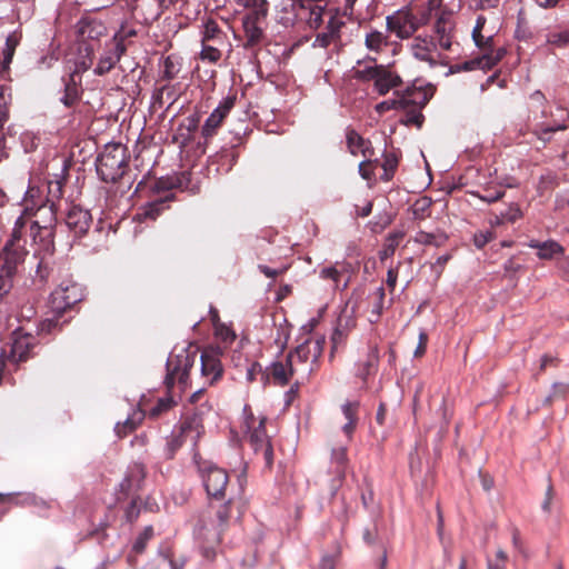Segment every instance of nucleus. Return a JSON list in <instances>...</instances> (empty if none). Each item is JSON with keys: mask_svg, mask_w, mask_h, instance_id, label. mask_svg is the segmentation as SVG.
Segmentation results:
<instances>
[{"mask_svg": "<svg viewBox=\"0 0 569 569\" xmlns=\"http://www.w3.org/2000/svg\"><path fill=\"white\" fill-rule=\"evenodd\" d=\"M432 30L437 36H451L457 27V12L443 3V0H426L406 6L387 17V27L397 36Z\"/></svg>", "mask_w": 569, "mask_h": 569, "instance_id": "nucleus-1", "label": "nucleus"}, {"mask_svg": "<svg viewBox=\"0 0 569 569\" xmlns=\"http://www.w3.org/2000/svg\"><path fill=\"white\" fill-rule=\"evenodd\" d=\"M127 148L119 142L107 143L96 159V170L99 178L104 182H116L122 178Z\"/></svg>", "mask_w": 569, "mask_h": 569, "instance_id": "nucleus-2", "label": "nucleus"}, {"mask_svg": "<svg viewBox=\"0 0 569 569\" xmlns=\"http://www.w3.org/2000/svg\"><path fill=\"white\" fill-rule=\"evenodd\" d=\"M230 500L221 505L217 510L216 517L218 523L212 528L200 527L197 532L199 550L207 561H212L216 557V547L220 543L221 532L226 528L230 518Z\"/></svg>", "mask_w": 569, "mask_h": 569, "instance_id": "nucleus-3", "label": "nucleus"}, {"mask_svg": "<svg viewBox=\"0 0 569 569\" xmlns=\"http://www.w3.org/2000/svg\"><path fill=\"white\" fill-rule=\"evenodd\" d=\"M82 298V289L78 283L61 282L50 296V307L54 313V318L43 321L41 329L50 331L51 327L56 326L58 322L59 317H61L67 309L80 302Z\"/></svg>", "mask_w": 569, "mask_h": 569, "instance_id": "nucleus-4", "label": "nucleus"}, {"mask_svg": "<svg viewBox=\"0 0 569 569\" xmlns=\"http://www.w3.org/2000/svg\"><path fill=\"white\" fill-rule=\"evenodd\" d=\"M243 415L249 443L257 455H262L266 466L270 468L273 463V450L264 429L266 418L257 420L251 412H248L247 406L243 408Z\"/></svg>", "mask_w": 569, "mask_h": 569, "instance_id": "nucleus-5", "label": "nucleus"}, {"mask_svg": "<svg viewBox=\"0 0 569 569\" xmlns=\"http://www.w3.org/2000/svg\"><path fill=\"white\" fill-rule=\"evenodd\" d=\"M202 432L200 418L197 416L186 418L179 426L178 430H173L167 438L162 449L161 457L164 460L172 459L178 449L184 443L191 442L196 446Z\"/></svg>", "mask_w": 569, "mask_h": 569, "instance_id": "nucleus-6", "label": "nucleus"}, {"mask_svg": "<svg viewBox=\"0 0 569 569\" xmlns=\"http://www.w3.org/2000/svg\"><path fill=\"white\" fill-rule=\"evenodd\" d=\"M238 4L244 10L242 24L246 36H263L268 26V0H241Z\"/></svg>", "mask_w": 569, "mask_h": 569, "instance_id": "nucleus-7", "label": "nucleus"}, {"mask_svg": "<svg viewBox=\"0 0 569 569\" xmlns=\"http://www.w3.org/2000/svg\"><path fill=\"white\" fill-rule=\"evenodd\" d=\"M28 251L26 248L3 247L0 252V296L6 295L12 287V278L18 267L23 263Z\"/></svg>", "mask_w": 569, "mask_h": 569, "instance_id": "nucleus-8", "label": "nucleus"}, {"mask_svg": "<svg viewBox=\"0 0 569 569\" xmlns=\"http://www.w3.org/2000/svg\"><path fill=\"white\" fill-rule=\"evenodd\" d=\"M197 358L196 352L181 350L174 357L167 360V375L164 383L168 388H172L176 380L186 386L189 379L190 369L194 366Z\"/></svg>", "mask_w": 569, "mask_h": 569, "instance_id": "nucleus-9", "label": "nucleus"}, {"mask_svg": "<svg viewBox=\"0 0 569 569\" xmlns=\"http://www.w3.org/2000/svg\"><path fill=\"white\" fill-rule=\"evenodd\" d=\"M356 78L360 80H375V88L383 96L400 83V77L386 70L382 66L367 67L356 71Z\"/></svg>", "mask_w": 569, "mask_h": 569, "instance_id": "nucleus-10", "label": "nucleus"}, {"mask_svg": "<svg viewBox=\"0 0 569 569\" xmlns=\"http://www.w3.org/2000/svg\"><path fill=\"white\" fill-rule=\"evenodd\" d=\"M322 352V343L320 340L315 341L313 346L306 341L300 343L293 351L288 353L289 362L298 368V365H303L302 371L309 376L313 371V367L306 366V363L311 359V362L315 363L318 361L319 357Z\"/></svg>", "mask_w": 569, "mask_h": 569, "instance_id": "nucleus-11", "label": "nucleus"}, {"mask_svg": "<svg viewBox=\"0 0 569 569\" xmlns=\"http://www.w3.org/2000/svg\"><path fill=\"white\" fill-rule=\"evenodd\" d=\"M103 16L100 11L82 16L77 23V36H106L109 33L110 21Z\"/></svg>", "mask_w": 569, "mask_h": 569, "instance_id": "nucleus-12", "label": "nucleus"}, {"mask_svg": "<svg viewBox=\"0 0 569 569\" xmlns=\"http://www.w3.org/2000/svg\"><path fill=\"white\" fill-rule=\"evenodd\" d=\"M30 237L32 242L39 247L34 254L42 253L51 256L54 252V231L52 226H40L38 221H32L30 226Z\"/></svg>", "mask_w": 569, "mask_h": 569, "instance_id": "nucleus-13", "label": "nucleus"}, {"mask_svg": "<svg viewBox=\"0 0 569 569\" xmlns=\"http://www.w3.org/2000/svg\"><path fill=\"white\" fill-rule=\"evenodd\" d=\"M203 485L209 496L213 498H223L224 489L228 483L227 472L217 467L210 466L202 475Z\"/></svg>", "mask_w": 569, "mask_h": 569, "instance_id": "nucleus-14", "label": "nucleus"}, {"mask_svg": "<svg viewBox=\"0 0 569 569\" xmlns=\"http://www.w3.org/2000/svg\"><path fill=\"white\" fill-rule=\"evenodd\" d=\"M116 40L117 38H113L112 41L106 44V49L100 56L97 67L94 68L96 74L102 76L109 72L126 51L124 44L121 41Z\"/></svg>", "mask_w": 569, "mask_h": 569, "instance_id": "nucleus-15", "label": "nucleus"}, {"mask_svg": "<svg viewBox=\"0 0 569 569\" xmlns=\"http://www.w3.org/2000/svg\"><path fill=\"white\" fill-rule=\"evenodd\" d=\"M92 217L89 210L79 206H72L66 216V224L73 232L74 237L86 234L91 226Z\"/></svg>", "mask_w": 569, "mask_h": 569, "instance_id": "nucleus-16", "label": "nucleus"}, {"mask_svg": "<svg viewBox=\"0 0 569 569\" xmlns=\"http://www.w3.org/2000/svg\"><path fill=\"white\" fill-rule=\"evenodd\" d=\"M69 174V164L67 161L62 162L60 171L53 174V178L48 181V196L47 202L50 203L51 216H53L54 202L60 200L63 196V188ZM54 220V217L51 218Z\"/></svg>", "mask_w": 569, "mask_h": 569, "instance_id": "nucleus-17", "label": "nucleus"}, {"mask_svg": "<svg viewBox=\"0 0 569 569\" xmlns=\"http://www.w3.org/2000/svg\"><path fill=\"white\" fill-rule=\"evenodd\" d=\"M435 38H415L411 44V52L418 60L435 64L439 58V49L432 41Z\"/></svg>", "mask_w": 569, "mask_h": 569, "instance_id": "nucleus-18", "label": "nucleus"}, {"mask_svg": "<svg viewBox=\"0 0 569 569\" xmlns=\"http://www.w3.org/2000/svg\"><path fill=\"white\" fill-rule=\"evenodd\" d=\"M201 375L210 385L217 381L222 375V365L220 359L212 351H203L200 356Z\"/></svg>", "mask_w": 569, "mask_h": 569, "instance_id": "nucleus-19", "label": "nucleus"}, {"mask_svg": "<svg viewBox=\"0 0 569 569\" xmlns=\"http://www.w3.org/2000/svg\"><path fill=\"white\" fill-rule=\"evenodd\" d=\"M430 97L431 94L426 89H423L421 86L417 87L416 84L408 87L400 94L403 109L410 106L421 109L427 104Z\"/></svg>", "mask_w": 569, "mask_h": 569, "instance_id": "nucleus-20", "label": "nucleus"}, {"mask_svg": "<svg viewBox=\"0 0 569 569\" xmlns=\"http://www.w3.org/2000/svg\"><path fill=\"white\" fill-rule=\"evenodd\" d=\"M269 375L273 378V380L281 387L289 383L291 377L298 368L295 367L291 362L289 365L288 356L286 357V361H274L269 368Z\"/></svg>", "mask_w": 569, "mask_h": 569, "instance_id": "nucleus-21", "label": "nucleus"}, {"mask_svg": "<svg viewBox=\"0 0 569 569\" xmlns=\"http://www.w3.org/2000/svg\"><path fill=\"white\" fill-rule=\"evenodd\" d=\"M78 58L73 61V69L71 76L77 77L87 71L92 64V48L86 42H78L77 44Z\"/></svg>", "mask_w": 569, "mask_h": 569, "instance_id": "nucleus-22", "label": "nucleus"}, {"mask_svg": "<svg viewBox=\"0 0 569 569\" xmlns=\"http://www.w3.org/2000/svg\"><path fill=\"white\" fill-rule=\"evenodd\" d=\"M379 363V349L377 345H369L367 358L357 365L356 375L366 380L368 376L376 371Z\"/></svg>", "mask_w": 569, "mask_h": 569, "instance_id": "nucleus-23", "label": "nucleus"}, {"mask_svg": "<svg viewBox=\"0 0 569 569\" xmlns=\"http://www.w3.org/2000/svg\"><path fill=\"white\" fill-rule=\"evenodd\" d=\"M558 111L560 112L559 119L556 120L551 124L546 123H539L537 124L535 129L536 136L543 141H548L550 139V133L565 130L567 128L566 121L568 119V112L561 108H558Z\"/></svg>", "mask_w": 569, "mask_h": 569, "instance_id": "nucleus-24", "label": "nucleus"}, {"mask_svg": "<svg viewBox=\"0 0 569 569\" xmlns=\"http://www.w3.org/2000/svg\"><path fill=\"white\" fill-rule=\"evenodd\" d=\"M496 58H488L487 56H480L462 63L455 64L450 68V72L459 71H471L476 69L489 70L492 68V62Z\"/></svg>", "mask_w": 569, "mask_h": 569, "instance_id": "nucleus-25", "label": "nucleus"}, {"mask_svg": "<svg viewBox=\"0 0 569 569\" xmlns=\"http://www.w3.org/2000/svg\"><path fill=\"white\" fill-rule=\"evenodd\" d=\"M413 240L416 243L423 244V246L441 247L447 242L448 236L442 231H437V232L419 231L416 233Z\"/></svg>", "mask_w": 569, "mask_h": 569, "instance_id": "nucleus-26", "label": "nucleus"}, {"mask_svg": "<svg viewBox=\"0 0 569 569\" xmlns=\"http://www.w3.org/2000/svg\"><path fill=\"white\" fill-rule=\"evenodd\" d=\"M346 140L349 151L352 154L361 152L367 156V144L369 141L365 140L356 130L348 128L346 132Z\"/></svg>", "mask_w": 569, "mask_h": 569, "instance_id": "nucleus-27", "label": "nucleus"}, {"mask_svg": "<svg viewBox=\"0 0 569 569\" xmlns=\"http://www.w3.org/2000/svg\"><path fill=\"white\" fill-rule=\"evenodd\" d=\"M331 463L335 466L336 476L341 479L345 476L347 466V448L345 446H338L331 450Z\"/></svg>", "mask_w": 569, "mask_h": 569, "instance_id": "nucleus-28", "label": "nucleus"}, {"mask_svg": "<svg viewBox=\"0 0 569 569\" xmlns=\"http://www.w3.org/2000/svg\"><path fill=\"white\" fill-rule=\"evenodd\" d=\"M349 263H345L341 269H337L336 267H326L320 270L319 276L321 279H330L335 283L336 288H340L345 290L348 287L349 279H347L340 287V277L343 271H347Z\"/></svg>", "mask_w": 569, "mask_h": 569, "instance_id": "nucleus-29", "label": "nucleus"}, {"mask_svg": "<svg viewBox=\"0 0 569 569\" xmlns=\"http://www.w3.org/2000/svg\"><path fill=\"white\" fill-rule=\"evenodd\" d=\"M78 99V88L76 77L69 74V80L64 82V93L60 101L66 107H71Z\"/></svg>", "mask_w": 569, "mask_h": 569, "instance_id": "nucleus-30", "label": "nucleus"}, {"mask_svg": "<svg viewBox=\"0 0 569 569\" xmlns=\"http://www.w3.org/2000/svg\"><path fill=\"white\" fill-rule=\"evenodd\" d=\"M405 232L403 231H395L392 233H389L387 237V241L385 244V248L380 251V259H386L390 256H392L396 251V248L398 247L400 240L403 238Z\"/></svg>", "mask_w": 569, "mask_h": 569, "instance_id": "nucleus-31", "label": "nucleus"}, {"mask_svg": "<svg viewBox=\"0 0 569 569\" xmlns=\"http://www.w3.org/2000/svg\"><path fill=\"white\" fill-rule=\"evenodd\" d=\"M142 412L139 411L138 412V418H133V417H128L122 423L118 422L116 423L114 426V431L118 435V437H123L127 435L128 431H132L137 428V426L140 423V421L142 420Z\"/></svg>", "mask_w": 569, "mask_h": 569, "instance_id": "nucleus-32", "label": "nucleus"}, {"mask_svg": "<svg viewBox=\"0 0 569 569\" xmlns=\"http://www.w3.org/2000/svg\"><path fill=\"white\" fill-rule=\"evenodd\" d=\"M137 473L140 479L144 478L146 470L142 463H134L131 468V475H127L119 483V489L123 493H128L132 486V475Z\"/></svg>", "mask_w": 569, "mask_h": 569, "instance_id": "nucleus-33", "label": "nucleus"}, {"mask_svg": "<svg viewBox=\"0 0 569 569\" xmlns=\"http://www.w3.org/2000/svg\"><path fill=\"white\" fill-rule=\"evenodd\" d=\"M19 43V38H6L4 48L2 50L3 59L0 61V69H6L10 64L16 47Z\"/></svg>", "mask_w": 569, "mask_h": 569, "instance_id": "nucleus-34", "label": "nucleus"}, {"mask_svg": "<svg viewBox=\"0 0 569 569\" xmlns=\"http://www.w3.org/2000/svg\"><path fill=\"white\" fill-rule=\"evenodd\" d=\"M561 251L562 248L558 242L548 240L539 244L537 254L540 259H550Z\"/></svg>", "mask_w": 569, "mask_h": 569, "instance_id": "nucleus-35", "label": "nucleus"}, {"mask_svg": "<svg viewBox=\"0 0 569 569\" xmlns=\"http://www.w3.org/2000/svg\"><path fill=\"white\" fill-rule=\"evenodd\" d=\"M397 166H398V158L393 153L385 154V159L382 162L383 173L381 176V179L383 181L391 180L395 174V170H396Z\"/></svg>", "mask_w": 569, "mask_h": 569, "instance_id": "nucleus-36", "label": "nucleus"}, {"mask_svg": "<svg viewBox=\"0 0 569 569\" xmlns=\"http://www.w3.org/2000/svg\"><path fill=\"white\" fill-rule=\"evenodd\" d=\"M373 298H375V303L372 306V311H371V315L373 316V318H370V322H377L381 312H382V309H383V298H385V290L382 287H378L376 288L375 292L372 293Z\"/></svg>", "mask_w": 569, "mask_h": 569, "instance_id": "nucleus-37", "label": "nucleus"}, {"mask_svg": "<svg viewBox=\"0 0 569 569\" xmlns=\"http://www.w3.org/2000/svg\"><path fill=\"white\" fill-rule=\"evenodd\" d=\"M152 536H153L152 526L144 527L142 532L139 533L136 541L133 542L132 550L137 553H141L144 550L147 542L152 538Z\"/></svg>", "mask_w": 569, "mask_h": 569, "instance_id": "nucleus-38", "label": "nucleus"}, {"mask_svg": "<svg viewBox=\"0 0 569 569\" xmlns=\"http://www.w3.org/2000/svg\"><path fill=\"white\" fill-rule=\"evenodd\" d=\"M174 403L176 402L171 396L160 398L157 401L156 406L153 408H151V410L149 411V416L151 418H156V417L160 416L162 412L171 409L174 406Z\"/></svg>", "mask_w": 569, "mask_h": 569, "instance_id": "nucleus-39", "label": "nucleus"}, {"mask_svg": "<svg viewBox=\"0 0 569 569\" xmlns=\"http://www.w3.org/2000/svg\"><path fill=\"white\" fill-rule=\"evenodd\" d=\"M10 98V93L7 88L0 86V131L2 130L7 119H8V101Z\"/></svg>", "mask_w": 569, "mask_h": 569, "instance_id": "nucleus-40", "label": "nucleus"}, {"mask_svg": "<svg viewBox=\"0 0 569 569\" xmlns=\"http://www.w3.org/2000/svg\"><path fill=\"white\" fill-rule=\"evenodd\" d=\"M421 109L413 107V109L409 110L405 118L402 119V123L406 126L415 124L418 128L422 126L423 122V114L420 111Z\"/></svg>", "mask_w": 569, "mask_h": 569, "instance_id": "nucleus-41", "label": "nucleus"}, {"mask_svg": "<svg viewBox=\"0 0 569 569\" xmlns=\"http://www.w3.org/2000/svg\"><path fill=\"white\" fill-rule=\"evenodd\" d=\"M221 121L222 120L219 112H217V114L211 112L210 116L204 121V124L202 126V134L204 137L211 136L214 132L216 128L221 123Z\"/></svg>", "mask_w": 569, "mask_h": 569, "instance_id": "nucleus-42", "label": "nucleus"}, {"mask_svg": "<svg viewBox=\"0 0 569 569\" xmlns=\"http://www.w3.org/2000/svg\"><path fill=\"white\" fill-rule=\"evenodd\" d=\"M328 17V10H325L321 6H315L310 11L309 24L313 28H319L323 22V18Z\"/></svg>", "mask_w": 569, "mask_h": 569, "instance_id": "nucleus-43", "label": "nucleus"}, {"mask_svg": "<svg viewBox=\"0 0 569 569\" xmlns=\"http://www.w3.org/2000/svg\"><path fill=\"white\" fill-rule=\"evenodd\" d=\"M221 57V52L212 47V46H206L203 42H202V49H201V52H200V58L202 60H207L209 62H217Z\"/></svg>", "mask_w": 569, "mask_h": 569, "instance_id": "nucleus-44", "label": "nucleus"}, {"mask_svg": "<svg viewBox=\"0 0 569 569\" xmlns=\"http://www.w3.org/2000/svg\"><path fill=\"white\" fill-rule=\"evenodd\" d=\"M343 23L345 22L341 20V17H339L338 11L333 13L332 10H328V28L332 34L339 32Z\"/></svg>", "mask_w": 569, "mask_h": 569, "instance_id": "nucleus-45", "label": "nucleus"}, {"mask_svg": "<svg viewBox=\"0 0 569 569\" xmlns=\"http://www.w3.org/2000/svg\"><path fill=\"white\" fill-rule=\"evenodd\" d=\"M522 212L517 204H510L505 211L501 212V219L508 222H515L521 218Z\"/></svg>", "mask_w": 569, "mask_h": 569, "instance_id": "nucleus-46", "label": "nucleus"}, {"mask_svg": "<svg viewBox=\"0 0 569 569\" xmlns=\"http://www.w3.org/2000/svg\"><path fill=\"white\" fill-rule=\"evenodd\" d=\"M391 109H403L400 97L397 99H389L381 101L376 106L378 112H383Z\"/></svg>", "mask_w": 569, "mask_h": 569, "instance_id": "nucleus-47", "label": "nucleus"}, {"mask_svg": "<svg viewBox=\"0 0 569 569\" xmlns=\"http://www.w3.org/2000/svg\"><path fill=\"white\" fill-rule=\"evenodd\" d=\"M493 238V234L491 231H479L475 233L473 236V243L478 249L483 248L491 239Z\"/></svg>", "mask_w": 569, "mask_h": 569, "instance_id": "nucleus-48", "label": "nucleus"}, {"mask_svg": "<svg viewBox=\"0 0 569 569\" xmlns=\"http://www.w3.org/2000/svg\"><path fill=\"white\" fill-rule=\"evenodd\" d=\"M359 403L358 402H351L347 401L341 406V411L345 416V418L349 421H356V415Z\"/></svg>", "mask_w": 569, "mask_h": 569, "instance_id": "nucleus-49", "label": "nucleus"}, {"mask_svg": "<svg viewBox=\"0 0 569 569\" xmlns=\"http://www.w3.org/2000/svg\"><path fill=\"white\" fill-rule=\"evenodd\" d=\"M216 335L223 342H232L236 339V333L224 325H220L216 328Z\"/></svg>", "mask_w": 569, "mask_h": 569, "instance_id": "nucleus-50", "label": "nucleus"}, {"mask_svg": "<svg viewBox=\"0 0 569 569\" xmlns=\"http://www.w3.org/2000/svg\"><path fill=\"white\" fill-rule=\"evenodd\" d=\"M569 392V383L557 382L552 385V390L550 396L547 398V401L552 398L563 397Z\"/></svg>", "mask_w": 569, "mask_h": 569, "instance_id": "nucleus-51", "label": "nucleus"}, {"mask_svg": "<svg viewBox=\"0 0 569 569\" xmlns=\"http://www.w3.org/2000/svg\"><path fill=\"white\" fill-rule=\"evenodd\" d=\"M233 107V99L232 98H224L220 103L216 107V109L212 111L213 113L221 116V120L226 117V114L231 110Z\"/></svg>", "mask_w": 569, "mask_h": 569, "instance_id": "nucleus-52", "label": "nucleus"}, {"mask_svg": "<svg viewBox=\"0 0 569 569\" xmlns=\"http://www.w3.org/2000/svg\"><path fill=\"white\" fill-rule=\"evenodd\" d=\"M178 69L176 68L172 57H167L164 60L163 77L171 80L176 77Z\"/></svg>", "mask_w": 569, "mask_h": 569, "instance_id": "nucleus-53", "label": "nucleus"}, {"mask_svg": "<svg viewBox=\"0 0 569 569\" xmlns=\"http://www.w3.org/2000/svg\"><path fill=\"white\" fill-rule=\"evenodd\" d=\"M21 230L12 229L10 238L6 241L3 247L9 248H24L21 243Z\"/></svg>", "mask_w": 569, "mask_h": 569, "instance_id": "nucleus-54", "label": "nucleus"}, {"mask_svg": "<svg viewBox=\"0 0 569 569\" xmlns=\"http://www.w3.org/2000/svg\"><path fill=\"white\" fill-rule=\"evenodd\" d=\"M262 372V367L258 362H251L250 366L247 368L246 372V379L248 382H252L256 380V377L258 373Z\"/></svg>", "mask_w": 569, "mask_h": 569, "instance_id": "nucleus-55", "label": "nucleus"}, {"mask_svg": "<svg viewBox=\"0 0 569 569\" xmlns=\"http://www.w3.org/2000/svg\"><path fill=\"white\" fill-rule=\"evenodd\" d=\"M386 38H365V43L370 50H380L383 46H387Z\"/></svg>", "mask_w": 569, "mask_h": 569, "instance_id": "nucleus-56", "label": "nucleus"}, {"mask_svg": "<svg viewBox=\"0 0 569 569\" xmlns=\"http://www.w3.org/2000/svg\"><path fill=\"white\" fill-rule=\"evenodd\" d=\"M503 194H505V191L502 189H499L495 192H487L485 194H478V197L487 203H492V202H496L499 199H501L503 197Z\"/></svg>", "mask_w": 569, "mask_h": 569, "instance_id": "nucleus-57", "label": "nucleus"}, {"mask_svg": "<svg viewBox=\"0 0 569 569\" xmlns=\"http://www.w3.org/2000/svg\"><path fill=\"white\" fill-rule=\"evenodd\" d=\"M511 532H512L511 541H512L513 548L516 550H518L520 553L526 555L519 530L517 528H512Z\"/></svg>", "mask_w": 569, "mask_h": 569, "instance_id": "nucleus-58", "label": "nucleus"}, {"mask_svg": "<svg viewBox=\"0 0 569 569\" xmlns=\"http://www.w3.org/2000/svg\"><path fill=\"white\" fill-rule=\"evenodd\" d=\"M299 390V382H295L286 392H284V405L289 406L297 397Z\"/></svg>", "mask_w": 569, "mask_h": 569, "instance_id": "nucleus-59", "label": "nucleus"}, {"mask_svg": "<svg viewBox=\"0 0 569 569\" xmlns=\"http://www.w3.org/2000/svg\"><path fill=\"white\" fill-rule=\"evenodd\" d=\"M477 8L480 9H489V8H496L500 0H471Z\"/></svg>", "mask_w": 569, "mask_h": 569, "instance_id": "nucleus-60", "label": "nucleus"}, {"mask_svg": "<svg viewBox=\"0 0 569 569\" xmlns=\"http://www.w3.org/2000/svg\"><path fill=\"white\" fill-rule=\"evenodd\" d=\"M527 13L525 9H520L518 12V30L517 32L525 33L527 31Z\"/></svg>", "mask_w": 569, "mask_h": 569, "instance_id": "nucleus-61", "label": "nucleus"}, {"mask_svg": "<svg viewBox=\"0 0 569 569\" xmlns=\"http://www.w3.org/2000/svg\"><path fill=\"white\" fill-rule=\"evenodd\" d=\"M377 536L378 533L376 529L366 528L362 532V539L368 545H372L376 541Z\"/></svg>", "mask_w": 569, "mask_h": 569, "instance_id": "nucleus-62", "label": "nucleus"}, {"mask_svg": "<svg viewBox=\"0 0 569 569\" xmlns=\"http://www.w3.org/2000/svg\"><path fill=\"white\" fill-rule=\"evenodd\" d=\"M204 27L206 30L203 36H216L220 32L218 23L213 20H208Z\"/></svg>", "mask_w": 569, "mask_h": 569, "instance_id": "nucleus-63", "label": "nucleus"}, {"mask_svg": "<svg viewBox=\"0 0 569 569\" xmlns=\"http://www.w3.org/2000/svg\"><path fill=\"white\" fill-rule=\"evenodd\" d=\"M319 569H335V559L331 556L322 557Z\"/></svg>", "mask_w": 569, "mask_h": 569, "instance_id": "nucleus-64", "label": "nucleus"}]
</instances>
